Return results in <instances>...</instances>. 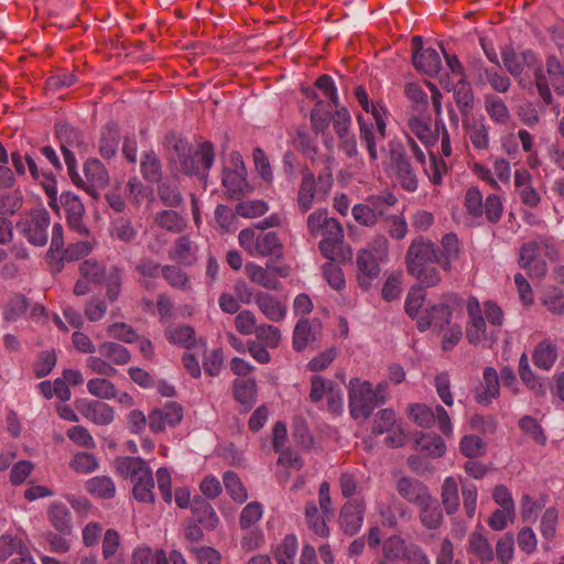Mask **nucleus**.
<instances>
[{
	"mask_svg": "<svg viewBox=\"0 0 564 564\" xmlns=\"http://www.w3.org/2000/svg\"><path fill=\"white\" fill-rule=\"evenodd\" d=\"M75 408L85 419L97 425H108L115 419L112 406L100 400L78 399Z\"/></svg>",
	"mask_w": 564,
	"mask_h": 564,
	"instance_id": "20",
	"label": "nucleus"
},
{
	"mask_svg": "<svg viewBox=\"0 0 564 564\" xmlns=\"http://www.w3.org/2000/svg\"><path fill=\"white\" fill-rule=\"evenodd\" d=\"M109 235L112 239L129 245L137 239L138 228L130 218L119 216L110 221Z\"/></svg>",
	"mask_w": 564,
	"mask_h": 564,
	"instance_id": "48",
	"label": "nucleus"
},
{
	"mask_svg": "<svg viewBox=\"0 0 564 564\" xmlns=\"http://www.w3.org/2000/svg\"><path fill=\"white\" fill-rule=\"evenodd\" d=\"M453 94L463 119H468L475 106V95L471 85L466 79H459L453 88Z\"/></svg>",
	"mask_w": 564,
	"mask_h": 564,
	"instance_id": "42",
	"label": "nucleus"
},
{
	"mask_svg": "<svg viewBox=\"0 0 564 564\" xmlns=\"http://www.w3.org/2000/svg\"><path fill=\"white\" fill-rule=\"evenodd\" d=\"M408 414L420 427L430 429L437 422L440 431L445 436L453 434L451 417L442 405H436L433 410L426 404L413 403L408 406Z\"/></svg>",
	"mask_w": 564,
	"mask_h": 564,
	"instance_id": "12",
	"label": "nucleus"
},
{
	"mask_svg": "<svg viewBox=\"0 0 564 564\" xmlns=\"http://www.w3.org/2000/svg\"><path fill=\"white\" fill-rule=\"evenodd\" d=\"M471 72L477 85H488L497 94H507L511 88V79L501 64L486 66L482 61H477L471 64Z\"/></svg>",
	"mask_w": 564,
	"mask_h": 564,
	"instance_id": "14",
	"label": "nucleus"
},
{
	"mask_svg": "<svg viewBox=\"0 0 564 564\" xmlns=\"http://www.w3.org/2000/svg\"><path fill=\"white\" fill-rule=\"evenodd\" d=\"M100 356L110 361V364L123 366L131 360L130 351L122 345L115 341H104L98 346Z\"/></svg>",
	"mask_w": 564,
	"mask_h": 564,
	"instance_id": "55",
	"label": "nucleus"
},
{
	"mask_svg": "<svg viewBox=\"0 0 564 564\" xmlns=\"http://www.w3.org/2000/svg\"><path fill=\"white\" fill-rule=\"evenodd\" d=\"M332 517H325L318 509L315 501H307L305 503V521L308 529L319 538H327L329 535V528L326 520Z\"/></svg>",
	"mask_w": 564,
	"mask_h": 564,
	"instance_id": "47",
	"label": "nucleus"
},
{
	"mask_svg": "<svg viewBox=\"0 0 564 564\" xmlns=\"http://www.w3.org/2000/svg\"><path fill=\"white\" fill-rule=\"evenodd\" d=\"M367 202L370 203L378 220L382 221L391 215L390 209L397 205L398 198L393 193L386 191L368 196Z\"/></svg>",
	"mask_w": 564,
	"mask_h": 564,
	"instance_id": "58",
	"label": "nucleus"
},
{
	"mask_svg": "<svg viewBox=\"0 0 564 564\" xmlns=\"http://www.w3.org/2000/svg\"><path fill=\"white\" fill-rule=\"evenodd\" d=\"M376 508L384 527L395 528L400 520L409 518L408 508L394 495L378 501Z\"/></svg>",
	"mask_w": 564,
	"mask_h": 564,
	"instance_id": "25",
	"label": "nucleus"
},
{
	"mask_svg": "<svg viewBox=\"0 0 564 564\" xmlns=\"http://www.w3.org/2000/svg\"><path fill=\"white\" fill-rule=\"evenodd\" d=\"M348 398L350 415L355 420H367L389 399V384L383 381L373 387L370 381L352 378L348 384Z\"/></svg>",
	"mask_w": 564,
	"mask_h": 564,
	"instance_id": "5",
	"label": "nucleus"
},
{
	"mask_svg": "<svg viewBox=\"0 0 564 564\" xmlns=\"http://www.w3.org/2000/svg\"><path fill=\"white\" fill-rule=\"evenodd\" d=\"M196 247L188 236L176 239L171 258L184 265H191L195 260Z\"/></svg>",
	"mask_w": 564,
	"mask_h": 564,
	"instance_id": "62",
	"label": "nucleus"
},
{
	"mask_svg": "<svg viewBox=\"0 0 564 564\" xmlns=\"http://www.w3.org/2000/svg\"><path fill=\"white\" fill-rule=\"evenodd\" d=\"M501 59L507 73L520 85H522L529 72L533 73L534 85L543 104L545 106L553 104L554 99L544 75L543 64L532 50L516 52L512 46H505L501 50Z\"/></svg>",
	"mask_w": 564,
	"mask_h": 564,
	"instance_id": "3",
	"label": "nucleus"
},
{
	"mask_svg": "<svg viewBox=\"0 0 564 564\" xmlns=\"http://www.w3.org/2000/svg\"><path fill=\"white\" fill-rule=\"evenodd\" d=\"M435 130L432 129L431 119L420 116H413L408 119L405 134L416 138L422 145L429 151L438 138V122L435 123Z\"/></svg>",
	"mask_w": 564,
	"mask_h": 564,
	"instance_id": "23",
	"label": "nucleus"
},
{
	"mask_svg": "<svg viewBox=\"0 0 564 564\" xmlns=\"http://www.w3.org/2000/svg\"><path fill=\"white\" fill-rule=\"evenodd\" d=\"M466 215L480 224L486 220L490 225L498 224L503 215V202L500 195L491 193L484 197L480 189L470 186L464 196Z\"/></svg>",
	"mask_w": 564,
	"mask_h": 564,
	"instance_id": "8",
	"label": "nucleus"
},
{
	"mask_svg": "<svg viewBox=\"0 0 564 564\" xmlns=\"http://www.w3.org/2000/svg\"><path fill=\"white\" fill-rule=\"evenodd\" d=\"M446 302L429 305L417 318V329L425 332L429 328L444 330L451 324L453 307L449 303H456L457 296L449 294L445 296Z\"/></svg>",
	"mask_w": 564,
	"mask_h": 564,
	"instance_id": "13",
	"label": "nucleus"
},
{
	"mask_svg": "<svg viewBox=\"0 0 564 564\" xmlns=\"http://www.w3.org/2000/svg\"><path fill=\"white\" fill-rule=\"evenodd\" d=\"M166 340L185 349H191L196 345V332L194 327L187 324H171L164 329Z\"/></svg>",
	"mask_w": 564,
	"mask_h": 564,
	"instance_id": "37",
	"label": "nucleus"
},
{
	"mask_svg": "<svg viewBox=\"0 0 564 564\" xmlns=\"http://www.w3.org/2000/svg\"><path fill=\"white\" fill-rule=\"evenodd\" d=\"M293 144L312 162L318 153L317 134L310 132L307 128L300 127L293 138Z\"/></svg>",
	"mask_w": 564,
	"mask_h": 564,
	"instance_id": "53",
	"label": "nucleus"
},
{
	"mask_svg": "<svg viewBox=\"0 0 564 564\" xmlns=\"http://www.w3.org/2000/svg\"><path fill=\"white\" fill-rule=\"evenodd\" d=\"M332 158H326V165L318 172L317 176L307 166L301 170V183L299 186L296 203L301 214L307 213L314 203L326 200L334 184L330 169Z\"/></svg>",
	"mask_w": 564,
	"mask_h": 564,
	"instance_id": "6",
	"label": "nucleus"
},
{
	"mask_svg": "<svg viewBox=\"0 0 564 564\" xmlns=\"http://www.w3.org/2000/svg\"><path fill=\"white\" fill-rule=\"evenodd\" d=\"M462 243L454 232L445 234L441 239L440 265L446 271H452V263L459 258Z\"/></svg>",
	"mask_w": 564,
	"mask_h": 564,
	"instance_id": "36",
	"label": "nucleus"
},
{
	"mask_svg": "<svg viewBox=\"0 0 564 564\" xmlns=\"http://www.w3.org/2000/svg\"><path fill=\"white\" fill-rule=\"evenodd\" d=\"M359 127V137L361 143L366 147L370 163H376L379 159L377 141H382L380 138L376 122L367 121L362 115L357 116Z\"/></svg>",
	"mask_w": 564,
	"mask_h": 564,
	"instance_id": "33",
	"label": "nucleus"
},
{
	"mask_svg": "<svg viewBox=\"0 0 564 564\" xmlns=\"http://www.w3.org/2000/svg\"><path fill=\"white\" fill-rule=\"evenodd\" d=\"M245 270L251 282L268 290H281L282 283L275 278L274 272L270 271L269 265L263 268L257 263L249 262L246 264Z\"/></svg>",
	"mask_w": 564,
	"mask_h": 564,
	"instance_id": "39",
	"label": "nucleus"
},
{
	"mask_svg": "<svg viewBox=\"0 0 564 564\" xmlns=\"http://www.w3.org/2000/svg\"><path fill=\"white\" fill-rule=\"evenodd\" d=\"M28 308L29 301L24 295L19 293L12 294L3 305V319L10 323L17 322L26 313Z\"/></svg>",
	"mask_w": 564,
	"mask_h": 564,
	"instance_id": "61",
	"label": "nucleus"
},
{
	"mask_svg": "<svg viewBox=\"0 0 564 564\" xmlns=\"http://www.w3.org/2000/svg\"><path fill=\"white\" fill-rule=\"evenodd\" d=\"M61 204L65 210L67 225L70 230L79 236L88 237L89 230L83 223L85 207L82 199L72 192H65L61 195Z\"/></svg>",
	"mask_w": 564,
	"mask_h": 564,
	"instance_id": "18",
	"label": "nucleus"
},
{
	"mask_svg": "<svg viewBox=\"0 0 564 564\" xmlns=\"http://www.w3.org/2000/svg\"><path fill=\"white\" fill-rule=\"evenodd\" d=\"M381 263V261L375 259L368 251H358L356 258L357 282L364 291H368L372 282L379 278Z\"/></svg>",
	"mask_w": 564,
	"mask_h": 564,
	"instance_id": "24",
	"label": "nucleus"
},
{
	"mask_svg": "<svg viewBox=\"0 0 564 564\" xmlns=\"http://www.w3.org/2000/svg\"><path fill=\"white\" fill-rule=\"evenodd\" d=\"M183 419V408L174 401L166 402L161 408L153 409L148 416L149 427L153 433H161L166 427H174Z\"/></svg>",
	"mask_w": 564,
	"mask_h": 564,
	"instance_id": "17",
	"label": "nucleus"
},
{
	"mask_svg": "<svg viewBox=\"0 0 564 564\" xmlns=\"http://www.w3.org/2000/svg\"><path fill=\"white\" fill-rule=\"evenodd\" d=\"M46 514L48 522L59 534L69 535L72 533V512L65 503L52 502Z\"/></svg>",
	"mask_w": 564,
	"mask_h": 564,
	"instance_id": "35",
	"label": "nucleus"
},
{
	"mask_svg": "<svg viewBox=\"0 0 564 564\" xmlns=\"http://www.w3.org/2000/svg\"><path fill=\"white\" fill-rule=\"evenodd\" d=\"M223 185L226 188V193L230 197H237L245 195L249 192V185L246 180V172L241 169H224L223 172Z\"/></svg>",
	"mask_w": 564,
	"mask_h": 564,
	"instance_id": "40",
	"label": "nucleus"
},
{
	"mask_svg": "<svg viewBox=\"0 0 564 564\" xmlns=\"http://www.w3.org/2000/svg\"><path fill=\"white\" fill-rule=\"evenodd\" d=\"M154 223L160 228L173 234H181L186 228L185 218L175 210L164 209L155 214Z\"/></svg>",
	"mask_w": 564,
	"mask_h": 564,
	"instance_id": "54",
	"label": "nucleus"
},
{
	"mask_svg": "<svg viewBox=\"0 0 564 564\" xmlns=\"http://www.w3.org/2000/svg\"><path fill=\"white\" fill-rule=\"evenodd\" d=\"M409 547L399 535H392L383 541L379 564H400L408 554Z\"/></svg>",
	"mask_w": 564,
	"mask_h": 564,
	"instance_id": "38",
	"label": "nucleus"
},
{
	"mask_svg": "<svg viewBox=\"0 0 564 564\" xmlns=\"http://www.w3.org/2000/svg\"><path fill=\"white\" fill-rule=\"evenodd\" d=\"M163 148L171 167L186 175L206 172L214 163V147L208 141L200 143L194 155L187 139L170 131L163 139Z\"/></svg>",
	"mask_w": 564,
	"mask_h": 564,
	"instance_id": "2",
	"label": "nucleus"
},
{
	"mask_svg": "<svg viewBox=\"0 0 564 564\" xmlns=\"http://www.w3.org/2000/svg\"><path fill=\"white\" fill-rule=\"evenodd\" d=\"M395 489L404 500L416 507L431 495L425 484L410 477H401L395 484Z\"/></svg>",
	"mask_w": 564,
	"mask_h": 564,
	"instance_id": "30",
	"label": "nucleus"
},
{
	"mask_svg": "<svg viewBox=\"0 0 564 564\" xmlns=\"http://www.w3.org/2000/svg\"><path fill=\"white\" fill-rule=\"evenodd\" d=\"M436 263L437 262H430L429 264H423L408 273L417 280V285L422 288L437 286L442 281V275L438 268L435 265Z\"/></svg>",
	"mask_w": 564,
	"mask_h": 564,
	"instance_id": "59",
	"label": "nucleus"
},
{
	"mask_svg": "<svg viewBox=\"0 0 564 564\" xmlns=\"http://www.w3.org/2000/svg\"><path fill=\"white\" fill-rule=\"evenodd\" d=\"M463 128L473 148L477 151H488L490 148L489 127L485 119H463Z\"/></svg>",
	"mask_w": 564,
	"mask_h": 564,
	"instance_id": "29",
	"label": "nucleus"
},
{
	"mask_svg": "<svg viewBox=\"0 0 564 564\" xmlns=\"http://www.w3.org/2000/svg\"><path fill=\"white\" fill-rule=\"evenodd\" d=\"M85 488L90 495L101 499H112L116 485L109 476H96L86 481Z\"/></svg>",
	"mask_w": 564,
	"mask_h": 564,
	"instance_id": "57",
	"label": "nucleus"
},
{
	"mask_svg": "<svg viewBox=\"0 0 564 564\" xmlns=\"http://www.w3.org/2000/svg\"><path fill=\"white\" fill-rule=\"evenodd\" d=\"M191 510L195 521L206 530H215L219 524V518L213 506L203 497L195 496L192 499Z\"/></svg>",
	"mask_w": 564,
	"mask_h": 564,
	"instance_id": "32",
	"label": "nucleus"
},
{
	"mask_svg": "<svg viewBox=\"0 0 564 564\" xmlns=\"http://www.w3.org/2000/svg\"><path fill=\"white\" fill-rule=\"evenodd\" d=\"M143 178L149 183H160L162 180V164L154 151L143 153L140 163Z\"/></svg>",
	"mask_w": 564,
	"mask_h": 564,
	"instance_id": "56",
	"label": "nucleus"
},
{
	"mask_svg": "<svg viewBox=\"0 0 564 564\" xmlns=\"http://www.w3.org/2000/svg\"><path fill=\"white\" fill-rule=\"evenodd\" d=\"M223 481L227 494L234 501L243 503L248 499L247 489L235 471H226L223 475Z\"/></svg>",
	"mask_w": 564,
	"mask_h": 564,
	"instance_id": "64",
	"label": "nucleus"
},
{
	"mask_svg": "<svg viewBox=\"0 0 564 564\" xmlns=\"http://www.w3.org/2000/svg\"><path fill=\"white\" fill-rule=\"evenodd\" d=\"M366 512L364 499H354L346 502L339 512V525L345 534L355 535L362 527Z\"/></svg>",
	"mask_w": 564,
	"mask_h": 564,
	"instance_id": "21",
	"label": "nucleus"
},
{
	"mask_svg": "<svg viewBox=\"0 0 564 564\" xmlns=\"http://www.w3.org/2000/svg\"><path fill=\"white\" fill-rule=\"evenodd\" d=\"M354 96L358 101L359 106L368 113L372 115L376 122L377 131L381 139H386L387 135V115L388 110L384 105L380 101H371L368 97V93L364 86H357L354 89Z\"/></svg>",
	"mask_w": 564,
	"mask_h": 564,
	"instance_id": "22",
	"label": "nucleus"
},
{
	"mask_svg": "<svg viewBox=\"0 0 564 564\" xmlns=\"http://www.w3.org/2000/svg\"><path fill=\"white\" fill-rule=\"evenodd\" d=\"M317 328H321L319 324L313 325L306 318L299 319L293 330V349L297 352L303 351L310 343L316 339Z\"/></svg>",
	"mask_w": 564,
	"mask_h": 564,
	"instance_id": "46",
	"label": "nucleus"
},
{
	"mask_svg": "<svg viewBox=\"0 0 564 564\" xmlns=\"http://www.w3.org/2000/svg\"><path fill=\"white\" fill-rule=\"evenodd\" d=\"M412 62L417 70L429 76L437 75L442 66V61L437 51L432 47H427L421 53L413 52Z\"/></svg>",
	"mask_w": 564,
	"mask_h": 564,
	"instance_id": "43",
	"label": "nucleus"
},
{
	"mask_svg": "<svg viewBox=\"0 0 564 564\" xmlns=\"http://www.w3.org/2000/svg\"><path fill=\"white\" fill-rule=\"evenodd\" d=\"M419 518L422 525L429 530L438 529L444 520L443 511L438 500L430 495L422 503L417 506Z\"/></svg>",
	"mask_w": 564,
	"mask_h": 564,
	"instance_id": "34",
	"label": "nucleus"
},
{
	"mask_svg": "<svg viewBox=\"0 0 564 564\" xmlns=\"http://www.w3.org/2000/svg\"><path fill=\"white\" fill-rule=\"evenodd\" d=\"M310 236H322L318 249L324 258L336 260L344 243V229L334 217H329L327 209L318 208L312 212L306 219Z\"/></svg>",
	"mask_w": 564,
	"mask_h": 564,
	"instance_id": "4",
	"label": "nucleus"
},
{
	"mask_svg": "<svg viewBox=\"0 0 564 564\" xmlns=\"http://www.w3.org/2000/svg\"><path fill=\"white\" fill-rule=\"evenodd\" d=\"M232 394L246 410H250L257 400V383L253 379L235 380Z\"/></svg>",
	"mask_w": 564,
	"mask_h": 564,
	"instance_id": "51",
	"label": "nucleus"
},
{
	"mask_svg": "<svg viewBox=\"0 0 564 564\" xmlns=\"http://www.w3.org/2000/svg\"><path fill=\"white\" fill-rule=\"evenodd\" d=\"M500 394L499 376L495 368L486 367L482 372V381L476 389L475 400L482 405H488Z\"/></svg>",
	"mask_w": 564,
	"mask_h": 564,
	"instance_id": "31",
	"label": "nucleus"
},
{
	"mask_svg": "<svg viewBox=\"0 0 564 564\" xmlns=\"http://www.w3.org/2000/svg\"><path fill=\"white\" fill-rule=\"evenodd\" d=\"M389 165L400 186L410 193L419 187V167L426 163L424 150L410 134L388 142Z\"/></svg>",
	"mask_w": 564,
	"mask_h": 564,
	"instance_id": "1",
	"label": "nucleus"
},
{
	"mask_svg": "<svg viewBox=\"0 0 564 564\" xmlns=\"http://www.w3.org/2000/svg\"><path fill=\"white\" fill-rule=\"evenodd\" d=\"M467 553L479 561L480 564H492L495 550L482 529H477L469 534Z\"/></svg>",
	"mask_w": 564,
	"mask_h": 564,
	"instance_id": "27",
	"label": "nucleus"
},
{
	"mask_svg": "<svg viewBox=\"0 0 564 564\" xmlns=\"http://www.w3.org/2000/svg\"><path fill=\"white\" fill-rule=\"evenodd\" d=\"M51 216L44 208L33 209L17 223V230L33 246L43 247L48 240Z\"/></svg>",
	"mask_w": 564,
	"mask_h": 564,
	"instance_id": "10",
	"label": "nucleus"
},
{
	"mask_svg": "<svg viewBox=\"0 0 564 564\" xmlns=\"http://www.w3.org/2000/svg\"><path fill=\"white\" fill-rule=\"evenodd\" d=\"M55 135L61 142V148H80L84 145L83 132L67 122L55 124Z\"/></svg>",
	"mask_w": 564,
	"mask_h": 564,
	"instance_id": "60",
	"label": "nucleus"
},
{
	"mask_svg": "<svg viewBox=\"0 0 564 564\" xmlns=\"http://www.w3.org/2000/svg\"><path fill=\"white\" fill-rule=\"evenodd\" d=\"M254 303L264 317L271 322H281L286 316V305L270 293L262 291L256 292Z\"/></svg>",
	"mask_w": 564,
	"mask_h": 564,
	"instance_id": "28",
	"label": "nucleus"
},
{
	"mask_svg": "<svg viewBox=\"0 0 564 564\" xmlns=\"http://www.w3.org/2000/svg\"><path fill=\"white\" fill-rule=\"evenodd\" d=\"M458 491V482L454 477L444 479L441 488V499L446 513L449 516L458 511L460 505Z\"/></svg>",
	"mask_w": 564,
	"mask_h": 564,
	"instance_id": "52",
	"label": "nucleus"
},
{
	"mask_svg": "<svg viewBox=\"0 0 564 564\" xmlns=\"http://www.w3.org/2000/svg\"><path fill=\"white\" fill-rule=\"evenodd\" d=\"M430 262L440 263L438 247L423 236L414 238L405 253L406 271L409 272Z\"/></svg>",
	"mask_w": 564,
	"mask_h": 564,
	"instance_id": "15",
	"label": "nucleus"
},
{
	"mask_svg": "<svg viewBox=\"0 0 564 564\" xmlns=\"http://www.w3.org/2000/svg\"><path fill=\"white\" fill-rule=\"evenodd\" d=\"M117 473L130 478L133 484L132 495L135 500L143 503L154 502V479L149 464L141 457L123 456L115 460Z\"/></svg>",
	"mask_w": 564,
	"mask_h": 564,
	"instance_id": "7",
	"label": "nucleus"
},
{
	"mask_svg": "<svg viewBox=\"0 0 564 564\" xmlns=\"http://www.w3.org/2000/svg\"><path fill=\"white\" fill-rule=\"evenodd\" d=\"M557 359V347L550 339L539 343L532 354L533 364L543 370H550Z\"/></svg>",
	"mask_w": 564,
	"mask_h": 564,
	"instance_id": "50",
	"label": "nucleus"
},
{
	"mask_svg": "<svg viewBox=\"0 0 564 564\" xmlns=\"http://www.w3.org/2000/svg\"><path fill=\"white\" fill-rule=\"evenodd\" d=\"M120 132L116 124H107L101 128L98 141V152L105 160L112 159L119 148Z\"/></svg>",
	"mask_w": 564,
	"mask_h": 564,
	"instance_id": "45",
	"label": "nucleus"
},
{
	"mask_svg": "<svg viewBox=\"0 0 564 564\" xmlns=\"http://www.w3.org/2000/svg\"><path fill=\"white\" fill-rule=\"evenodd\" d=\"M297 539L294 534H286L274 551V557L278 564H294L297 553Z\"/></svg>",
	"mask_w": 564,
	"mask_h": 564,
	"instance_id": "63",
	"label": "nucleus"
},
{
	"mask_svg": "<svg viewBox=\"0 0 564 564\" xmlns=\"http://www.w3.org/2000/svg\"><path fill=\"white\" fill-rule=\"evenodd\" d=\"M484 107L488 117L497 124L507 126L511 119V113L501 97L495 94L484 96Z\"/></svg>",
	"mask_w": 564,
	"mask_h": 564,
	"instance_id": "44",
	"label": "nucleus"
},
{
	"mask_svg": "<svg viewBox=\"0 0 564 564\" xmlns=\"http://www.w3.org/2000/svg\"><path fill=\"white\" fill-rule=\"evenodd\" d=\"M83 185H76L93 197L97 196V189L102 188L109 183V173L101 161L98 159H88L84 163Z\"/></svg>",
	"mask_w": 564,
	"mask_h": 564,
	"instance_id": "19",
	"label": "nucleus"
},
{
	"mask_svg": "<svg viewBox=\"0 0 564 564\" xmlns=\"http://www.w3.org/2000/svg\"><path fill=\"white\" fill-rule=\"evenodd\" d=\"M544 75L551 87L557 95H564V64L555 55H549L545 59Z\"/></svg>",
	"mask_w": 564,
	"mask_h": 564,
	"instance_id": "49",
	"label": "nucleus"
},
{
	"mask_svg": "<svg viewBox=\"0 0 564 564\" xmlns=\"http://www.w3.org/2000/svg\"><path fill=\"white\" fill-rule=\"evenodd\" d=\"M139 284L147 291L154 289L153 280L162 275L163 265L151 258H141L134 267Z\"/></svg>",
	"mask_w": 564,
	"mask_h": 564,
	"instance_id": "41",
	"label": "nucleus"
},
{
	"mask_svg": "<svg viewBox=\"0 0 564 564\" xmlns=\"http://www.w3.org/2000/svg\"><path fill=\"white\" fill-rule=\"evenodd\" d=\"M542 246L546 247L544 240H533L523 243L519 250L518 264L532 279H544L547 272L546 262L539 258Z\"/></svg>",
	"mask_w": 564,
	"mask_h": 564,
	"instance_id": "16",
	"label": "nucleus"
},
{
	"mask_svg": "<svg viewBox=\"0 0 564 564\" xmlns=\"http://www.w3.org/2000/svg\"><path fill=\"white\" fill-rule=\"evenodd\" d=\"M514 187L524 206L534 209L540 205L542 197L532 186V175L528 170L519 169L516 171Z\"/></svg>",
	"mask_w": 564,
	"mask_h": 564,
	"instance_id": "26",
	"label": "nucleus"
},
{
	"mask_svg": "<svg viewBox=\"0 0 564 564\" xmlns=\"http://www.w3.org/2000/svg\"><path fill=\"white\" fill-rule=\"evenodd\" d=\"M468 322L466 338L470 345L496 341L498 334L489 326L482 315L481 306L476 297H469L466 305Z\"/></svg>",
	"mask_w": 564,
	"mask_h": 564,
	"instance_id": "11",
	"label": "nucleus"
},
{
	"mask_svg": "<svg viewBox=\"0 0 564 564\" xmlns=\"http://www.w3.org/2000/svg\"><path fill=\"white\" fill-rule=\"evenodd\" d=\"M240 247L251 257L281 259L284 246L275 231L242 229L238 235Z\"/></svg>",
	"mask_w": 564,
	"mask_h": 564,
	"instance_id": "9",
	"label": "nucleus"
}]
</instances>
